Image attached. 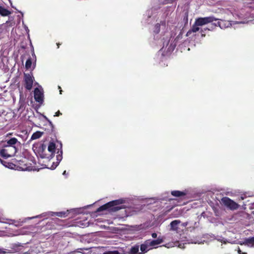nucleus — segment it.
I'll list each match as a JSON object with an SVG mask.
<instances>
[{"mask_svg":"<svg viewBox=\"0 0 254 254\" xmlns=\"http://www.w3.org/2000/svg\"><path fill=\"white\" fill-rule=\"evenodd\" d=\"M47 145L44 143H41L40 144L38 150L39 152L41 153V157L42 158H49V155L48 156L46 153Z\"/></svg>","mask_w":254,"mask_h":254,"instance_id":"obj_10","label":"nucleus"},{"mask_svg":"<svg viewBox=\"0 0 254 254\" xmlns=\"http://www.w3.org/2000/svg\"><path fill=\"white\" fill-rule=\"evenodd\" d=\"M103 254H120L118 251H107L104 252Z\"/></svg>","mask_w":254,"mask_h":254,"instance_id":"obj_28","label":"nucleus"},{"mask_svg":"<svg viewBox=\"0 0 254 254\" xmlns=\"http://www.w3.org/2000/svg\"><path fill=\"white\" fill-rule=\"evenodd\" d=\"M59 45H60V44H59V43H58V44H57V45H58V48L59 47Z\"/></svg>","mask_w":254,"mask_h":254,"instance_id":"obj_42","label":"nucleus"},{"mask_svg":"<svg viewBox=\"0 0 254 254\" xmlns=\"http://www.w3.org/2000/svg\"><path fill=\"white\" fill-rule=\"evenodd\" d=\"M238 253L239 254H242V253H243V252H242V251L240 250V249L239 248H238Z\"/></svg>","mask_w":254,"mask_h":254,"instance_id":"obj_34","label":"nucleus"},{"mask_svg":"<svg viewBox=\"0 0 254 254\" xmlns=\"http://www.w3.org/2000/svg\"><path fill=\"white\" fill-rule=\"evenodd\" d=\"M125 200L123 199H119L111 201L99 207L97 212H100L103 210H108L113 212H116L120 209L124 208L123 206H118L120 204L124 203Z\"/></svg>","mask_w":254,"mask_h":254,"instance_id":"obj_2","label":"nucleus"},{"mask_svg":"<svg viewBox=\"0 0 254 254\" xmlns=\"http://www.w3.org/2000/svg\"><path fill=\"white\" fill-rule=\"evenodd\" d=\"M3 253V251H2L1 249H0V254H1Z\"/></svg>","mask_w":254,"mask_h":254,"instance_id":"obj_37","label":"nucleus"},{"mask_svg":"<svg viewBox=\"0 0 254 254\" xmlns=\"http://www.w3.org/2000/svg\"><path fill=\"white\" fill-rule=\"evenodd\" d=\"M151 248L149 245L147 241H145V242L140 245V250L141 251V254H145L147 253Z\"/></svg>","mask_w":254,"mask_h":254,"instance_id":"obj_11","label":"nucleus"},{"mask_svg":"<svg viewBox=\"0 0 254 254\" xmlns=\"http://www.w3.org/2000/svg\"><path fill=\"white\" fill-rule=\"evenodd\" d=\"M247 254V253H245V252H243V253H242V254Z\"/></svg>","mask_w":254,"mask_h":254,"instance_id":"obj_39","label":"nucleus"},{"mask_svg":"<svg viewBox=\"0 0 254 254\" xmlns=\"http://www.w3.org/2000/svg\"><path fill=\"white\" fill-rule=\"evenodd\" d=\"M181 221L178 220H175L172 221L170 223L171 229L172 230H177L178 229V225L180 224Z\"/></svg>","mask_w":254,"mask_h":254,"instance_id":"obj_18","label":"nucleus"},{"mask_svg":"<svg viewBox=\"0 0 254 254\" xmlns=\"http://www.w3.org/2000/svg\"><path fill=\"white\" fill-rule=\"evenodd\" d=\"M217 19L215 18L213 16H208L205 17H199L195 19V24L199 26H202L209 23L212 22Z\"/></svg>","mask_w":254,"mask_h":254,"instance_id":"obj_5","label":"nucleus"},{"mask_svg":"<svg viewBox=\"0 0 254 254\" xmlns=\"http://www.w3.org/2000/svg\"><path fill=\"white\" fill-rule=\"evenodd\" d=\"M44 132L40 131H37L33 133L31 137V140H35L39 138L43 134Z\"/></svg>","mask_w":254,"mask_h":254,"instance_id":"obj_17","label":"nucleus"},{"mask_svg":"<svg viewBox=\"0 0 254 254\" xmlns=\"http://www.w3.org/2000/svg\"><path fill=\"white\" fill-rule=\"evenodd\" d=\"M217 24V26H218L221 29H223L226 27H228L231 24L229 21H218L217 23H215Z\"/></svg>","mask_w":254,"mask_h":254,"instance_id":"obj_13","label":"nucleus"},{"mask_svg":"<svg viewBox=\"0 0 254 254\" xmlns=\"http://www.w3.org/2000/svg\"><path fill=\"white\" fill-rule=\"evenodd\" d=\"M217 26V24L214 23H211L210 25H209L207 27L203 28V30L204 31L206 30L208 31H211L214 29V28Z\"/></svg>","mask_w":254,"mask_h":254,"instance_id":"obj_25","label":"nucleus"},{"mask_svg":"<svg viewBox=\"0 0 254 254\" xmlns=\"http://www.w3.org/2000/svg\"><path fill=\"white\" fill-rule=\"evenodd\" d=\"M34 78L31 72L29 73H24V79H32V78Z\"/></svg>","mask_w":254,"mask_h":254,"instance_id":"obj_26","label":"nucleus"},{"mask_svg":"<svg viewBox=\"0 0 254 254\" xmlns=\"http://www.w3.org/2000/svg\"><path fill=\"white\" fill-rule=\"evenodd\" d=\"M161 25H162L165 27V22H162L161 24H159V23H157L155 25L154 30V33H155L156 34L159 33V32L160 31Z\"/></svg>","mask_w":254,"mask_h":254,"instance_id":"obj_24","label":"nucleus"},{"mask_svg":"<svg viewBox=\"0 0 254 254\" xmlns=\"http://www.w3.org/2000/svg\"><path fill=\"white\" fill-rule=\"evenodd\" d=\"M25 87L26 89L30 90L32 89L33 84V80H25Z\"/></svg>","mask_w":254,"mask_h":254,"instance_id":"obj_21","label":"nucleus"},{"mask_svg":"<svg viewBox=\"0 0 254 254\" xmlns=\"http://www.w3.org/2000/svg\"><path fill=\"white\" fill-rule=\"evenodd\" d=\"M63 145L62 143L60 141H57V144L54 141L49 142L48 145V151L50 153L49 154V158H52L55 156V153L57 151V162H54L50 167L52 170H54L59 165L60 162L62 160L63 158Z\"/></svg>","mask_w":254,"mask_h":254,"instance_id":"obj_1","label":"nucleus"},{"mask_svg":"<svg viewBox=\"0 0 254 254\" xmlns=\"http://www.w3.org/2000/svg\"><path fill=\"white\" fill-rule=\"evenodd\" d=\"M200 30L199 26H197L195 24V22H194V24L192 25L191 28L188 31L187 33L186 36H190L192 32H196Z\"/></svg>","mask_w":254,"mask_h":254,"instance_id":"obj_14","label":"nucleus"},{"mask_svg":"<svg viewBox=\"0 0 254 254\" xmlns=\"http://www.w3.org/2000/svg\"><path fill=\"white\" fill-rule=\"evenodd\" d=\"M98 249L94 248L93 250H91L88 253V254H98L97 253Z\"/></svg>","mask_w":254,"mask_h":254,"instance_id":"obj_30","label":"nucleus"},{"mask_svg":"<svg viewBox=\"0 0 254 254\" xmlns=\"http://www.w3.org/2000/svg\"><path fill=\"white\" fill-rule=\"evenodd\" d=\"M62 90L61 89H60V94H62Z\"/></svg>","mask_w":254,"mask_h":254,"instance_id":"obj_41","label":"nucleus"},{"mask_svg":"<svg viewBox=\"0 0 254 254\" xmlns=\"http://www.w3.org/2000/svg\"><path fill=\"white\" fill-rule=\"evenodd\" d=\"M8 59L7 56L1 55L0 57V66L2 69L6 70L8 69L7 63Z\"/></svg>","mask_w":254,"mask_h":254,"instance_id":"obj_8","label":"nucleus"},{"mask_svg":"<svg viewBox=\"0 0 254 254\" xmlns=\"http://www.w3.org/2000/svg\"><path fill=\"white\" fill-rule=\"evenodd\" d=\"M25 30H26V31H27V33H28V32H29V29H28V27H26V26H25Z\"/></svg>","mask_w":254,"mask_h":254,"instance_id":"obj_35","label":"nucleus"},{"mask_svg":"<svg viewBox=\"0 0 254 254\" xmlns=\"http://www.w3.org/2000/svg\"><path fill=\"white\" fill-rule=\"evenodd\" d=\"M68 213V210H67L66 211H61V212H54L52 215V216H57L59 217H65L67 215V214Z\"/></svg>","mask_w":254,"mask_h":254,"instance_id":"obj_22","label":"nucleus"},{"mask_svg":"<svg viewBox=\"0 0 254 254\" xmlns=\"http://www.w3.org/2000/svg\"><path fill=\"white\" fill-rule=\"evenodd\" d=\"M8 0L9 1V2L10 3L11 6L14 8V6H13L12 5V2H11V0Z\"/></svg>","mask_w":254,"mask_h":254,"instance_id":"obj_36","label":"nucleus"},{"mask_svg":"<svg viewBox=\"0 0 254 254\" xmlns=\"http://www.w3.org/2000/svg\"><path fill=\"white\" fill-rule=\"evenodd\" d=\"M34 97L37 102H38L40 104L43 103L44 101L43 92L38 88H36L34 90Z\"/></svg>","mask_w":254,"mask_h":254,"instance_id":"obj_6","label":"nucleus"},{"mask_svg":"<svg viewBox=\"0 0 254 254\" xmlns=\"http://www.w3.org/2000/svg\"><path fill=\"white\" fill-rule=\"evenodd\" d=\"M140 253H139V246L135 245L133 247H132L129 251V254H140Z\"/></svg>","mask_w":254,"mask_h":254,"instance_id":"obj_20","label":"nucleus"},{"mask_svg":"<svg viewBox=\"0 0 254 254\" xmlns=\"http://www.w3.org/2000/svg\"><path fill=\"white\" fill-rule=\"evenodd\" d=\"M32 65V61L30 58H29L26 62L25 67L28 69L31 68Z\"/></svg>","mask_w":254,"mask_h":254,"instance_id":"obj_27","label":"nucleus"},{"mask_svg":"<svg viewBox=\"0 0 254 254\" xmlns=\"http://www.w3.org/2000/svg\"><path fill=\"white\" fill-rule=\"evenodd\" d=\"M61 115H62V113L60 112V111H58V112H57L55 113V115H54V116L59 117Z\"/></svg>","mask_w":254,"mask_h":254,"instance_id":"obj_31","label":"nucleus"},{"mask_svg":"<svg viewBox=\"0 0 254 254\" xmlns=\"http://www.w3.org/2000/svg\"><path fill=\"white\" fill-rule=\"evenodd\" d=\"M16 144H20V142L18 141L17 139L15 137H12L10 139L7 140L4 144L5 146H8L9 147L13 148L16 147Z\"/></svg>","mask_w":254,"mask_h":254,"instance_id":"obj_9","label":"nucleus"},{"mask_svg":"<svg viewBox=\"0 0 254 254\" xmlns=\"http://www.w3.org/2000/svg\"><path fill=\"white\" fill-rule=\"evenodd\" d=\"M80 250H87L88 249H85V248H83V249H80Z\"/></svg>","mask_w":254,"mask_h":254,"instance_id":"obj_38","label":"nucleus"},{"mask_svg":"<svg viewBox=\"0 0 254 254\" xmlns=\"http://www.w3.org/2000/svg\"><path fill=\"white\" fill-rule=\"evenodd\" d=\"M11 14V12L4 7L0 5V14L2 16H5Z\"/></svg>","mask_w":254,"mask_h":254,"instance_id":"obj_19","label":"nucleus"},{"mask_svg":"<svg viewBox=\"0 0 254 254\" xmlns=\"http://www.w3.org/2000/svg\"><path fill=\"white\" fill-rule=\"evenodd\" d=\"M0 161L3 166L8 168L14 169L16 167H19V168L22 170H26L27 168L25 164H23L24 161L22 160H19V161H18L16 159H14L13 160V162H14L15 163L12 162H7L6 161L0 159Z\"/></svg>","mask_w":254,"mask_h":254,"instance_id":"obj_3","label":"nucleus"},{"mask_svg":"<svg viewBox=\"0 0 254 254\" xmlns=\"http://www.w3.org/2000/svg\"><path fill=\"white\" fill-rule=\"evenodd\" d=\"M171 193L172 195L176 197H180L186 195V193L185 192L180 190H173L171 192Z\"/></svg>","mask_w":254,"mask_h":254,"instance_id":"obj_16","label":"nucleus"},{"mask_svg":"<svg viewBox=\"0 0 254 254\" xmlns=\"http://www.w3.org/2000/svg\"><path fill=\"white\" fill-rule=\"evenodd\" d=\"M151 236L153 238H156L157 237V234L156 233H153Z\"/></svg>","mask_w":254,"mask_h":254,"instance_id":"obj_33","label":"nucleus"},{"mask_svg":"<svg viewBox=\"0 0 254 254\" xmlns=\"http://www.w3.org/2000/svg\"><path fill=\"white\" fill-rule=\"evenodd\" d=\"M205 31L203 30V29H200V33L201 34L202 37H204L205 36V34L203 33Z\"/></svg>","mask_w":254,"mask_h":254,"instance_id":"obj_32","label":"nucleus"},{"mask_svg":"<svg viewBox=\"0 0 254 254\" xmlns=\"http://www.w3.org/2000/svg\"><path fill=\"white\" fill-rule=\"evenodd\" d=\"M65 173H66V171H64V173H63V175H65Z\"/></svg>","mask_w":254,"mask_h":254,"instance_id":"obj_40","label":"nucleus"},{"mask_svg":"<svg viewBox=\"0 0 254 254\" xmlns=\"http://www.w3.org/2000/svg\"><path fill=\"white\" fill-rule=\"evenodd\" d=\"M220 203L232 211L237 210L240 206L238 203L227 196L223 197L221 199Z\"/></svg>","mask_w":254,"mask_h":254,"instance_id":"obj_4","label":"nucleus"},{"mask_svg":"<svg viewBox=\"0 0 254 254\" xmlns=\"http://www.w3.org/2000/svg\"><path fill=\"white\" fill-rule=\"evenodd\" d=\"M249 7L252 9V11H253V14H254V0L253 2H251L250 4H249Z\"/></svg>","mask_w":254,"mask_h":254,"instance_id":"obj_29","label":"nucleus"},{"mask_svg":"<svg viewBox=\"0 0 254 254\" xmlns=\"http://www.w3.org/2000/svg\"><path fill=\"white\" fill-rule=\"evenodd\" d=\"M240 244L242 245V243ZM243 244L250 247H254V237L246 239Z\"/></svg>","mask_w":254,"mask_h":254,"instance_id":"obj_12","label":"nucleus"},{"mask_svg":"<svg viewBox=\"0 0 254 254\" xmlns=\"http://www.w3.org/2000/svg\"><path fill=\"white\" fill-rule=\"evenodd\" d=\"M151 249L157 248V246L163 242V239L159 237L156 240H147Z\"/></svg>","mask_w":254,"mask_h":254,"instance_id":"obj_7","label":"nucleus"},{"mask_svg":"<svg viewBox=\"0 0 254 254\" xmlns=\"http://www.w3.org/2000/svg\"><path fill=\"white\" fill-rule=\"evenodd\" d=\"M0 155L1 157L4 158H7L8 157H11L10 155L8 154L7 152V150L5 149L4 148L0 151Z\"/></svg>","mask_w":254,"mask_h":254,"instance_id":"obj_23","label":"nucleus"},{"mask_svg":"<svg viewBox=\"0 0 254 254\" xmlns=\"http://www.w3.org/2000/svg\"><path fill=\"white\" fill-rule=\"evenodd\" d=\"M50 124H52V122L48 120Z\"/></svg>","mask_w":254,"mask_h":254,"instance_id":"obj_43","label":"nucleus"},{"mask_svg":"<svg viewBox=\"0 0 254 254\" xmlns=\"http://www.w3.org/2000/svg\"><path fill=\"white\" fill-rule=\"evenodd\" d=\"M4 148H5V149L7 150V152L8 154L10 155V156H12L13 155L15 154L17 151V147L11 148L8 146H4Z\"/></svg>","mask_w":254,"mask_h":254,"instance_id":"obj_15","label":"nucleus"}]
</instances>
